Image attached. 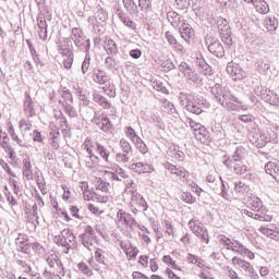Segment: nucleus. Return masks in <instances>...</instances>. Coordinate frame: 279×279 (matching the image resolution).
Wrapping results in <instances>:
<instances>
[{
    "label": "nucleus",
    "mask_w": 279,
    "mask_h": 279,
    "mask_svg": "<svg viewBox=\"0 0 279 279\" xmlns=\"http://www.w3.org/2000/svg\"><path fill=\"white\" fill-rule=\"evenodd\" d=\"M245 158H247V149L243 146H238L231 156L225 155L222 157V163L227 169L233 171L235 175H245L248 171Z\"/></svg>",
    "instance_id": "1"
},
{
    "label": "nucleus",
    "mask_w": 279,
    "mask_h": 279,
    "mask_svg": "<svg viewBox=\"0 0 279 279\" xmlns=\"http://www.w3.org/2000/svg\"><path fill=\"white\" fill-rule=\"evenodd\" d=\"M185 101V109L192 114H202V112H206L210 108V102L204 96L186 94Z\"/></svg>",
    "instance_id": "2"
},
{
    "label": "nucleus",
    "mask_w": 279,
    "mask_h": 279,
    "mask_svg": "<svg viewBox=\"0 0 279 279\" xmlns=\"http://www.w3.org/2000/svg\"><path fill=\"white\" fill-rule=\"evenodd\" d=\"M211 95L222 106V108H230V102L241 104V99L232 94L228 88L221 87L220 84H216L210 88Z\"/></svg>",
    "instance_id": "3"
},
{
    "label": "nucleus",
    "mask_w": 279,
    "mask_h": 279,
    "mask_svg": "<svg viewBox=\"0 0 279 279\" xmlns=\"http://www.w3.org/2000/svg\"><path fill=\"white\" fill-rule=\"evenodd\" d=\"M71 40H73L78 51H90V39H86L82 28L73 27L71 32Z\"/></svg>",
    "instance_id": "4"
},
{
    "label": "nucleus",
    "mask_w": 279,
    "mask_h": 279,
    "mask_svg": "<svg viewBox=\"0 0 279 279\" xmlns=\"http://www.w3.org/2000/svg\"><path fill=\"white\" fill-rule=\"evenodd\" d=\"M187 226L190 230L193 232V234H195V236L201 239L203 243H206V245L210 243V236L208 235V230L206 229V227H204L202 221L192 218L189 221Z\"/></svg>",
    "instance_id": "5"
},
{
    "label": "nucleus",
    "mask_w": 279,
    "mask_h": 279,
    "mask_svg": "<svg viewBox=\"0 0 279 279\" xmlns=\"http://www.w3.org/2000/svg\"><path fill=\"white\" fill-rule=\"evenodd\" d=\"M254 93L257 97H260L263 101H266V104H270V106H279V95L274 93V90L258 86L254 88Z\"/></svg>",
    "instance_id": "6"
},
{
    "label": "nucleus",
    "mask_w": 279,
    "mask_h": 279,
    "mask_svg": "<svg viewBox=\"0 0 279 279\" xmlns=\"http://www.w3.org/2000/svg\"><path fill=\"white\" fill-rule=\"evenodd\" d=\"M205 45L208 51L213 53V56H216V58H223V56H226V49L223 48V45H221V41L217 39V37L206 36Z\"/></svg>",
    "instance_id": "7"
},
{
    "label": "nucleus",
    "mask_w": 279,
    "mask_h": 279,
    "mask_svg": "<svg viewBox=\"0 0 279 279\" xmlns=\"http://www.w3.org/2000/svg\"><path fill=\"white\" fill-rule=\"evenodd\" d=\"M87 21L92 24L95 34H104V31L99 28V23H106L108 21V12L99 8L95 12V16H89Z\"/></svg>",
    "instance_id": "8"
},
{
    "label": "nucleus",
    "mask_w": 279,
    "mask_h": 279,
    "mask_svg": "<svg viewBox=\"0 0 279 279\" xmlns=\"http://www.w3.org/2000/svg\"><path fill=\"white\" fill-rule=\"evenodd\" d=\"M179 70L183 73L185 80H189V82H192L193 84H196V86H199L202 84V77H199V74H197V71L193 69L189 63L181 62L179 65Z\"/></svg>",
    "instance_id": "9"
},
{
    "label": "nucleus",
    "mask_w": 279,
    "mask_h": 279,
    "mask_svg": "<svg viewBox=\"0 0 279 279\" xmlns=\"http://www.w3.org/2000/svg\"><path fill=\"white\" fill-rule=\"evenodd\" d=\"M262 138L264 141V146L267 143L278 144V125L271 124L262 130Z\"/></svg>",
    "instance_id": "10"
},
{
    "label": "nucleus",
    "mask_w": 279,
    "mask_h": 279,
    "mask_svg": "<svg viewBox=\"0 0 279 279\" xmlns=\"http://www.w3.org/2000/svg\"><path fill=\"white\" fill-rule=\"evenodd\" d=\"M227 73L232 77V80H243L246 75L243 68L239 63L230 61L227 64Z\"/></svg>",
    "instance_id": "11"
},
{
    "label": "nucleus",
    "mask_w": 279,
    "mask_h": 279,
    "mask_svg": "<svg viewBox=\"0 0 279 279\" xmlns=\"http://www.w3.org/2000/svg\"><path fill=\"white\" fill-rule=\"evenodd\" d=\"M15 245L23 254H32V243H29L27 234L20 233L15 239Z\"/></svg>",
    "instance_id": "12"
},
{
    "label": "nucleus",
    "mask_w": 279,
    "mask_h": 279,
    "mask_svg": "<svg viewBox=\"0 0 279 279\" xmlns=\"http://www.w3.org/2000/svg\"><path fill=\"white\" fill-rule=\"evenodd\" d=\"M94 123L101 130V132H112V122H110V118L106 114L94 117Z\"/></svg>",
    "instance_id": "13"
},
{
    "label": "nucleus",
    "mask_w": 279,
    "mask_h": 279,
    "mask_svg": "<svg viewBox=\"0 0 279 279\" xmlns=\"http://www.w3.org/2000/svg\"><path fill=\"white\" fill-rule=\"evenodd\" d=\"M107 175L110 180H113L114 182H123V180L130 178L128 172L119 166H114L112 168V171H107Z\"/></svg>",
    "instance_id": "14"
},
{
    "label": "nucleus",
    "mask_w": 279,
    "mask_h": 279,
    "mask_svg": "<svg viewBox=\"0 0 279 279\" xmlns=\"http://www.w3.org/2000/svg\"><path fill=\"white\" fill-rule=\"evenodd\" d=\"M93 81L95 84L104 86V84H108V82H110V76H108V73H106L105 70L96 69L93 73Z\"/></svg>",
    "instance_id": "15"
},
{
    "label": "nucleus",
    "mask_w": 279,
    "mask_h": 279,
    "mask_svg": "<svg viewBox=\"0 0 279 279\" xmlns=\"http://www.w3.org/2000/svg\"><path fill=\"white\" fill-rule=\"evenodd\" d=\"M180 36L185 40V43H191V38L195 36V31H193V27H191L190 24H186L185 22L182 23L181 27L179 28Z\"/></svg>",
    "instance_id": "16"
},
{
    "label": "nucleus",
    "mask_w": 279,
    "mask_h": 279,
    "mask_svg": "<svg viewBox=\"0 0 279 279\" xmlns=\"http://www.w3.org/2000/svg\"><path fill=\"white\" fill-rule=\"evenodd\" d=\"M165 38L167 43L174 49V51H178L179 53H184V46L182 44L178 43V39H175V36L169 31L165 33Z\"/></svg>",
    "instance_id": "17"
},
{
    "label": "nucleus",
    "mask_w": 279,
    "mask_h": 279,
    "mask_svg": "<svg viewBox=\"0 0 279 279\" xmlns=\"http://www.w3.org/2000/svg\"><path fill=\"white\" fill-rule=\"evenodd\" d=\"M130 206H136L140 210H147L149 206L147 205V201H145V197L140 194H135L134 197H131Z\"/></svg>",
    "instance_id": "18"
},
{
    "label": "nucleus",
    "mask_w": 279,
    "mask_h": 279,
    "mask_svg": "<svg viewBox=\"0 0 279 279\" xmlns=\"http://www.w3.org/2000/svg\"><path fill=\"white\" fill-rule=\"evenodd\" d=\"M104 49L108 56H117V53H119V47H117V43L110 37L105 38Z\"/></svg>",
    "instance_id": "19"
},
{
    "label": "nucleus",
    "mask_w": 279,
    "mask_h": 279,
    "mask_svg": "<svg viewBox=\"0 0 279 279\" xmlns=\"http://www.w3.org/2000/svg\"><path fill=\"white\" fill-rule=\"evenodd\" d=\"M247 138H248L250 143H252V145H254L258 149H263V147H265V142L263 140V133L258 134L257 132L252 131L247 134Z\"/></svg>",
    "instance_id": "20"
},
{
    "label": "nucleus",
    "mask_w": 279,
    "mask_h": 279,
    "mask_svg": "<svg viewBox=\"0 0 279 279\" xmlns=\"http://www.w3.org/2000/svg\"><path fill=\"white\" fill-rule=\"evenodd\" d=\"M194 135L203 145H208V143H210V133H208V130L203 125L194 132Z\"/></svg>",
    "instance_id": "21"
},
{
    "label": "nucleus",
    "mask_w": 279,
    "mask_h": 279,
    "mask_svg": "<svg viewBox=\"0 0 279 279\" xmlns=\"http://www.w3.org/2000/svg\"><path fill=\"white\" fill-rule=\"evenodd\" d=\"M167 19H168V22L170 23V25H172V27H174V28L180 27V25H182V23H184V17L175 11H169L167 13Z\"/></svg>",
    "instance_id": "22"
},
{
    "label": "nucleus",
    "mask_w": 279,
    "mask_h": 279,
    "mask_svg": "<svg viewBox=\"0 0 279 279\" xmlns=\"http://www.w3.org/2000/svg\"><path fill=\"white\" fill-rule=\"evenodd\" d=\"M116 14L120 19L121 23L125 25V27H129V29H136V22L132 21L130 16L125 15L123 10L117 9Z\"/></svg>",
    "instance_id": "23"
},
{
    "label": "nucleus",
    "mask_w": 279,
    "mask_h": 279,
    "mask_svg": "<svg viewBox=\"0 0 279 279\" xmlns=\"http://www.w3.org/2000/svg\"><path fill=\"white\" fill-rule=\"evenodd\" d=\"M24 112L26 117H34V114H36V109H34V100L28 93H25Z\"/></svg>",
    "instance_id": "24"
},
{
    "label": "nucleus",
    "mask_w": 279,
    "mask_h": 279,
    "mask_svg": "<svg viewBox=\"0 0 279 279\" xmlns=\"http://www.w3.org/2000/svg\"><path fill=\"white\" fill-rule=\"evenodd\" d=\"M123 7L131 14V16H135L138 14V4L134 0H122Z\"/></svg>",
    "instance_id": "25"
},
{
    "label": "nucleus",
    "mask_w": 279,
    "mask_h": 279,
    "mask_svg": "<svg viewBox=\"0 0 279 279\" xmlns=\"http://www.w3.org/2000/svg\"><path fill=\"white\" fill-rule=\"evenodd\" d=\"M259 232L262 234H265V236H269V239H272L274 241H279V228L276 227L275 229H270L267 227H260Z\"/></svg>",
    "instance_id": "26"
},
{
    "label": "nucleus",
    "mask_w": 279,
    "mask_h": 279,
    "mask_svg": "<svg viewBox=\"0 0 279 279\" xmlns=\"http://www.w3.org/2000/svg\"><path fill=\"white\" fill-rule=\"evenodd\" d=\"M263 25L267 32H276L278 29V20L274 16H266Z\"/></svg>",
    "instance_id": "27"
},
{
    "label": "nucleus",
    "mask_w": 279,
    "mask_h": 279,
    "mask_svg": "<svg viewBox=\"0 0 279 279\" xmlns=\"http://www.w3.org/2000/svg\"><path fill=\"white\" fill-rule=\"evenodd\" d=\"M133 218L134 217H132L130 213H126L123 209H119L117 213L118 222L122 226H128Z\"/></svg>",
    "instance_id": "28"
},
{
    "label": "nucleus",
    "mask_w": 279,
    "mask_h": 279,
    "mask_svg": "<svg viewBox=\"0 0 279 279\" xmlns=\"http://www.w3.org/2000/svg\"><path fill=\"white\" fill-rule=\"evenodd\" d=\"M93 99L95 104H98V106H100L105 110H110L111 108L110 101H108V99H106V97H104L101 94L94 93Z\"/></svg>",
    "instance_id": "29"
},
{
    "label": "nucleus",
    "mask_w": 279,
    "mask_h": 279,
    "mask_svg": "<svg viewBox=\"0 0 279 279\" xmlns=\"http://www.w3.org/2000/svg\"><path fill=\"white\" fill-rule=\"evenodd\" d=\"M120 61L114 58V56L109 54L106 59H105V66L106 69H108V71H117V66H119Z\"/></svg>",
    "instance_id": "30"
},
{
    "label": "nucleus",
    "mask_w": 279,
    "mask_h": 279,
    "mask_svg": "<svg viewBox=\"0 0 279 279\" xmlns=\"http://www.w3.org/2000/svg\"><path fill=\"white\" fill-rule=\"evenodd\" d=\"M211 132L215 134L218 141L226 138V131L223 130V126H221L220 123L215 122L214 125L211 126Z\"/></svg>",
    "instance_id": "31"
},
{
    "label": "nucleus",
    "mask_w": 279,
    "mask_h": 279,
    "mask_svg": "<svg viewBox=\"0 0 279 279\" xmlns=\"http://www.w3.org/2000/svg\"><path fill=\"white\" fill-rule=\"evenodd\" d=\"M253 5L259 14H267L269 12V4L265 0H256Z\"/></svg>",
    "instance_id": "32"
},
{
    "label": "nucleus",
    "mask_w": 279,
    "mask_h": 279,
    "mask_svg": "<svg viewBox=\"0 0 279 279\" xmlns=\"http://www.w3.org/2000/svg\"><path fill=\"white\" fill-rule=\"evenodd\" d=\"M93 241H96V240L85 233L81 234L82 245H84L86 250H88L89 252H93V250H95V245L93 244Z\"/></svg>",
    "instance_id": "33"
},
{
    "label": "nucleus",
    "mask_w": 279,
    "mask_h": 279,
    "mask_svg": "<svg viewBox=\"0 0 279 279\" xmlns=\"http://www.w3.org/2000/svg\"><path fill=\"white\" fill-rule=\"evenodd\" d=\"M265 172L268 175H271L272 178H275L276 175L279 174V167L278 165H276V162L269 161L265 165Z\"/></svg>",
    "instance_id": "34"
},
{
    "label": "nucleus",
    "mask_w": 279,
    "mask_h": 279,
    "mask_svg": "<svg viewBox=\"0 0 279 279\" xmlns=\"http://www.w3.org/2000/svg\"><path fill=\"white\" fill-rule=\"evenodd\" d=\"M47 21H51V15L45 16V13H39L37 16L38 29H47L49 27Z\"/></svg>",
    "instance_id": "35"
},
{
    "label": "nucleus",
    "mask_w": 279,
    "mask_h": 279,
    "mask_svg": "<svg viewBox=\"0 0 279 279\" xmlns=\"http://www.w3.org/2000/svg\"><path fill=\"white\" fill-rule=\"evenodd\" d=\"M248 206L254 213H260V210H263V201L258 197H254L248 202Z\"/></svg>",
    "instance_id": "36"
},
{
    "label": "nucleus",
    "mask_w": 279,
    "mask_h": 279,
    "mask_svg": "<svg viewBox=\"0 0 279 279\" xmlns=\"http://www.w3.org/2000/svg\"><path fill=\"white\" fill-rule=\"evenodd\" d=\"M60 96L65 101V104H73V94L66 87H62L59 90Z\"/></svg>",
    "instance_id": "37"
},
{
    "label": "nucleus",
    "mask_w": 279,
    "mask_h": 279,
    "mask_svg": "<svg viewBox=\"0 0 279 279\" xmlns=\"http://www.w3.org/2000/svg\"><path fill=\"white\" fill-rule=\"evenodd\" d=\"M85 52H86V56L81 68L83 75H86V73H89L90 71V50Z\"/></svg>",
    "instance_id": "38"
},
{
    "label": "nucleus",
    "mask_w": 279,
    "mask_h": 279,
    "mask_svg": "<svg viewBox=\"0 0 279 279\" xmlns=\"http://www.w3.org/2000/svg\"><path fill=\"white\" fill-rule=\"evenodd\" d=\"M96 151L99 156L108 162V158L110 157V150H108L104 145L96 143Z\"/></svg>",
    "instance_id": "39"
},
{
    "label": "nucleus",
    "mask_w": 279,
    "mask_h": 279,
    "mask_svg": "<svg viewBox=\"0 0 279 279\" xmlns=\"http://www.w3.org/2000/svg\"><path fill=\"white\" fill-rule=\"evenodd\" d=\"M160 102L162 104L163 112H167L168 114H173V112H175V106H173L171 101L167 100V98H162Z\"/></svg>",
    "instance_id": "40"
},
{
    "label": "nucleus",
    "mask_w": 279,
    "mask_h": 279,
    "mask_svg": "<svg viewBox=\"0 0 279 279\" xmlns=\"http://www.w3.org/2000/svg\"><path fill=\"white\" fill-rule=\"evenodd\" d=\"M73 102H66L63 107L65 114H69L71 119L77 118V110L72 105Z\"/></svg>",
    "instance_id": "41"
},
{
    "label": "nucleus",
    "mask_w": 279,
    "mask_h": 279,
    "mask_svg": "<svg viewBox=\"0 0 279 279\" xmlns=\"http://www.w3.org/2000/svg\"><path fill=\"white\" fill-rule=\"evenodd\" d=\"M133 145H135L136 149H138V151H141L143 155L149 151V148H147V144H145V142L141 137L137 141L133 142Z\"/></svg>",
    "instance_id": "42"
},
{
    "label": "nucleus",
    "mask_w": 279,
    "mask_h": 279,
    "mask_svg": "<svg viewBox=\"0 0 279 279\" xmlns=\"http://www.w3.org/2000/svg\"><path fill=\"white\" fill-rule=\"evenodd\" d=\"M120 148L122 149V153L124 154H133V149H132V144H130V142H128V140L122 138L119 142Z\"/></svg>",
    "instance_id": "43"
},
{
    "label": "nucleus",
    "mask_w": 279,
    "mask_h": 279,
    "mask_svg": "<svg viewBox=\"0 0 279 279\" xmlns=\"http://www.w3.org/2000/svg\"><path fill=\"white\" fill-rule=\"evenodd\" d=\"M96 189L102 193H108V191H110V184L101 179H97Z\"/></svg>",
    "instance_id": "44"
},
{
    "label": "nucleus",
    "mask_w": 279,
    "mask_h": 279,
    "mask_svg": "<svg viewBox=\"0 0 279 279\" xmlns=\"http://www.w3.org/2000/svg\"><path fill=\"white\" fill-rule=\"evenodd\" d=\"M199 69H202L203 75H206L207 77L213 75V73H215V71L213 70V66L208 65L206 61L199 62Z\"/></svg>",
    "instance_id": "45"
},
{
    "label": "nucleus",
    "mask_w": 279,
    "mask_h": 279,
    "mask_svg": "<svg viewBox=\"0 0 279 279\" xmlns=\"http://www.w3.org/2000/svg\"><path fill=\"white\" fill-rule=\"evenodd\" d=\"M125 135L128 136V138H130L131 143H134L135 141L141 138V136L136 134V131L132 126H126Z\"/></svg>",
    "instance_id": "46"
},
{
    "label": "nucleus",
    "mask_w": 279,
    "mask_h": 279,
    "mask_svg": "<svg viewBox=\"0 0 279 279\" xmlns=\"http://www.w3.org/2000/svg\"><path fill=\"white\" fill-rule=\"evenodd\" d=\"M132 158L131 154L128 153H118L116 155V162H121L122 165H125V162H130V159Z\"/></svg>",
    "instance_id": "47"
},
{
    "label": "nucleus",
    "mask_w": 279,
    "mask_h": 279,
    "mask_svg": "<svg viewBox=\"0 0 279 279\" xmlns=\"http://www.w3.org/2000/svg\"><path fill=\"white\" fill-rule=\"evenodd\" d=\"M175 175H178L180 178L181 182H189V178H191V172H189L184 168H179L177 170V174Z\"/></svg>",
    "instance_id": "48"
},
{
    "label": "nucleus",
    "mask_w": 279,
    "mask_h": 279,
    "mask_svg": "<svg viewBox=\"0 0 279 279\" xmlns=\"http://www.w3.org/2000/svg\"><path fill=\"white\" fill-rule=\"evenodd\" d=\"M253 219H256L257 221H271V216L263 211H255L253 213Z\"/></svg>",
    "instance_id": "49"
},
{
    "label": "nucleus",
    "mask_w": 279,
    "mask_h": 279,
    "mask_svg": "<svg viewBox=\"0 0 279 279\" xmlns=\"http://www.w3.org/2000/svg\"><path fill=\"white\" fill-rule=\"evenodd\" d=\"M182 202H185V204H195L196 198L191 194L190 192H183L181 194Z\"/></svg>",
    "instance_id": "50"
},
{
    "label": "nucleus",
    "mask_w": 279,
    "mask_h": 279,
    "mask_svg": "<svg viewBox=\"0 0 279 279\" xmlns=\"http://www.w3.org/2000/svg\"><path fill=\"white\" fill-rule=\"evenodd\" d=\"M220 38L225 45H228L230 47L232 45V32L227 31L226 33H221Z\"/></svg>",
    "instance_id": "51"
},
{
    "label": "nucleus",
    "mask_w": 279,
    "mask_h": 279,
    "mask_svg": "<svg viewBox=\"0 0 279 279\" xmlns=\"http://www.w3.org/2000/svg\"><path fill=\"white\" fill-rule=\"evenodd\" d=\"M218 29L219 34H225L226 32H230V25H228V21L219 20L218 21Z\"/></svg>",
    "instance_id": "52"
},
{
    "label": "nucleus",
    "mask_w": 279,
    "mask_h": 279,
    "mask_svg": "<svg viewBox=\"0 0 279 279\" xmlns=\"http://www.w3.org/2000/svg\"><path fill=\"white\" fill-rule=\"evenodd\" d=\"M222 182L223 180L221 177H218V179L214 183H209L208 186L209 189H213L215 193H219Z\"/></svg>",
    "instance_id": "53"
},
{
    "label": "nucleus",
    "mask_w": 279,
    "mask_h": 279,
    "mask_svg": "<svg viewBox=\"0 0 279 279\" xmlns=\"http://www.w3.org/2000/svg\"><path fill=\"white\" fill-rule=\"evenodd\" d=\"M32 136L34 143H41V145L45 143V136H43V133H40L38 130H34Z\"/></svg>",
    "instance_id": "54"
},
{
    "label": "nucleus",
    "mask_w": 279,
    "mask_h": 279,
    "mask_svg": "<svg viewBox=\"0 0 279 279\" xmlns=\"http://www.w3.org/2000/svg\"><path fill=\"white\" fill-rule=\"evenodd\" d=\"M95 258L97 263H100L101 265H106V256H104V250L97 248L95 251Z\"/></svg>",
    "instance_id": "55"
},
{
    "label": "nucleus",
    "mask_w": 279,
    "mask_h": 279,
    "mask_svg": "<svg viewBox=\"0 0 279 279\" xmlns=\"http://www.w3.org/2000/svg\"><path fill=\"white\" fill-rule=\"evenodd\" d=\"M153 88L155 90H158V93H163L165 95L168 93L167 87H165V85H162V82L160 81H154Z\"/></svg>",
    "instance_id": "56"
},
{
    "label": "nucleus",
    "mask_w": 279,
    "mask_h": 279,
    "mask_svg": "<svg viewBox=\"0 0 279 279\" xmlns=\"http://www.w3.org/2000/svg\"><path fill=\"white\" fill-rule=\"evenodd\" d=\"M248 190L247 184L239 181L234 183L235 193H245Z\"/></svg>",
    "instance_id": "57"
},
{
    "label": "nucleus",
    "mask_w": 279,
    "mask_h": 279,
    "mask_svg": "<svg viewBox=\"0 0 279 279\" xmlns=\"http://www.w3.org/2000/svg\"><path fill=\"white\" fill-rule=\"evenodd\" d=\"M217 3H220L222 8H235L236 7V0H216Z\"/></svg>",
    "instance_id": "58"
},
{
    "label": "nucleus",
    "mask_w": 279,
    "mask_h": 279,
    "mask_svg": "<svg viewBox=\"0 0 279 279\" xmlns=\"http://www.w3.org/2000/svg\"><path fill=\"white\" fill-rule=\"evenodd\" d=\"M54 243H57V245L61 246V247H69V242L66 240H64V238H62V235H57L54 238Z\"/></svg>",
    "instance_id": "59"
},
{
    "label": "nucleus",
    "mask_w": 279,
    "mask_h": 279,
    "mask_svg": "<svg viewBox=\"0 0 279 279\" xmlns=\"http://www.w3.org/2000/svg\"><path fill=\"white\" fill-rule=\"evenodd\" d=\"M131 171H134L135 173H143V162H133L130 166Z\"/></svg>",
    "instance_id": "60"
},
{
    "label": "nucleus",
    "mask_w": 279,
    "mask_h": 279,
    "mask_svg": "<svg viewBox=\"0 0 279 279\" xmlns=\"http://www.w3.org/2000/svg\"><path fill=\"white\" fill-rule=\"evenodd\" d=\"M186 124L190 125V128L192 130H194V132H197V130L201 129L202 124L195 122V120L191 119V118H187L186 119Z\"/></svg>",
    "instance_id": "61"
},
{
    "label": "nucleus",
    "mask_w": 279,
    "mask_h": 279,
    "mask_svg": "<svg viewBox=\"0 0 279 279\" xmlns=\"http://www.w3.org/2000/svg\"><path fill=\"white\" fill-rule=\"evenodd\" d=\"M161 66L163 71H173V69H175V64H173V61L171 60L163 61Z\"/></svg>",
    "instance_id": "62"
},
{
    "label": "nucleus",
    "mask_w": 279,
    "mask_h": 279,
    "mask_svg": "<svg viewBox=\"0 0 279 279\" xmlns=\"http://www.w3.org/2000/svg\"><path fill=\"white\" fill-rule=\"evenodd\" d=\"M64 69H71L73 66V53L70 52L66 59L63 60Z\"/></svg>",
    "instance_id": "63"
},
{
    "label": "nucleus",
    "mask_w": 279,
    "mask_h": 279,
    "mask_svg": "<svg viewBox=\"0 0 279 279\" xmlns=\"http://www.w3.org/2000/svg\"><path fill=\"white\" fill-rule=\"evenodd\" d=\"M126 256L129 260H132V258H136V256H138V247L132 246L131 250L126 253Z\"/></svg>",
    "instance_id": "64"
}]
</instances>
